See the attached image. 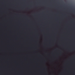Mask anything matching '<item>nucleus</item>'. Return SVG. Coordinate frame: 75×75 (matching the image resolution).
I'll return each mask as SVG.
<instances>
[{"label":"nucleus","instance_id":"1","mask_svg":"<svg viewBox=\"0 0 75 75\" xmlns=\"http://www.w3.org/2000/svg\"><path fill=\"white\" fill-rule=\"evenodd\" d=\"M47 70H44V71H45V72H47Z\"/></svg>","mask_w":75,"mask_h":75}]
</instances>
